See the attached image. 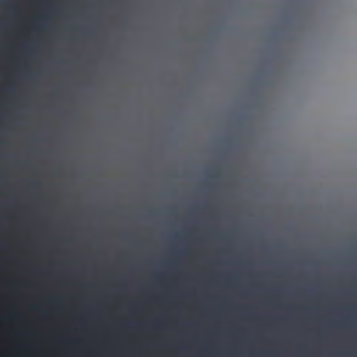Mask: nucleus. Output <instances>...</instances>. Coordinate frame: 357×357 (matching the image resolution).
<instances>
[{
    "mask_svg": "<svg viewBox=\"0 0 357 357\" xmlns=\"http://www.w3.org/2000/svg\"><path fill=\"white\" fill-rule=\"evenodd\" d=\"M110 4L112 5V0H107V8L109 9V6ZM107 15H109V13L108 12L107 13Z\"/></svg>",
    "mask_w": 357,
    "mask_h": 357,
    "instance_id": "nucleus-1",
    "label": "nucleus"
},
{
    "mask_svg": "<svg viewBox=\"0 0 357 357\" xmlns=\"http://www.w3.org/2000/svg\"><path fill=\"white\" fill-rule=\"evenodd\" d=\"M107 32H108V35H109V27H108Z\"/></svg>",
    "mask_w": 357,
    "mask_h": 357,
    "instance_id": "nucleus-2",
    "label": "nucleus"
}]
</instances>
